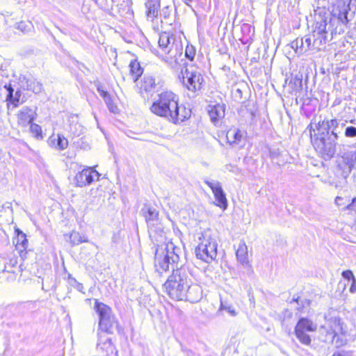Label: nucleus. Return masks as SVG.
I'll use <instances>...</instances> for the list:
<instances>
[{"instance_id":"1","label":"nucleus","mask_w":356,"mask_h":356,"mask_svg":"<svg viewBox=\"0 0 356 356\" xmlns=\"http://www.w3.org/2000/svg\"><path fill=\"white\" fill-rule=\"evenodd\" d=\"M179 97L172 91H163L150 107L155 115L164 118L174 124H180L191 117V111L179 105Z\"/></svg>"},{"instance_id":"2","label":"nucleus","mask_w":356,"mask_h":356,"mask_svg":"<svg viewBox=\"0 0 356 356\" xmlns=\"http://www.w3.org/2000/svg\"><path fill=\"white\" fill-rule=\"evenodd\" d=\"M190 277H192V275L186 266L181 265L179 268L174 269L172 275L163 284L165 292L172 299L184 300V291L190 282Z\"/></svg>"},{"instance_id":"3","label":"nucleus","mask_w":356,"mask_h":356,"mask_svg":"<svg viewBox=\"0 0 356 356\" xmlns=\"http://www.w3.org/2000/svg\"><path fill=\"white\" fill-rule=\"evenodd\" d=\"M180 248L175 246L172 243L165 245V248L156 249L154 257L156 270L162 273L171 268L172 271L178 267Z\"/></svg>"},{"instance_id":"4","label":"nucleus","mask_w":356,"mask_h":356,"mask_svg":"<svg viewBox=\"0 0 356 356\" xmlns=\"http://www.w3.org/2000/svg\"><path fill=\"white\" fill-rule=\"evenodd\" d=\"M312 142L316 152L325 161L332 159L337 152V140L325 134V131H318L317 134L312 135V131H315L312 124L309 125Z\"/></svg>"},{"instance_id":"5","label":"nucleus","mask_w":356,"mask_h":356,"mask_svg":"<svg viewBox=\"0 0 356 356\" xmlns=\"http://www.w3.org/2000/svg\"><path fill=\"white\" fill-rule=\"evenodd\" d=\"M95 309L99 316V327L101 330L108 334H113L115 331L119 333L121 332L110 307L95 300Z\"/></svg>"},{"instance_id":"6","label":"nucleus","mask_w":356,"mask_h":356,"mask_svg":"<svg viewBox=\"0 0 356 356\" xmlns=\"http://www.w3.org/2000/svg\"><path fill=\"white\" fill-rule=\"evenodd\" d=\"M179 78L181 79L183 86L194 93L202 88L204 82V78L200 72L193 69V67H185L184 70H182Z\"/></svg>"},{"instance_id":"7","label":"nucleus","mask_w":356,"mask_h":356,"mask_svg":"<svg viewBox=\"0 0 356 356\" xmlns=\"http://www.w3.org/2000/svg\"><path fill=\"white\" fill-rule=\"evenodd\" d=\"M327 27V17L319 15L316 17L314 30L312 31L313 46L316 51L324 49L328 40V32Z\"/></svg>"},{"instance_id":"8","label":"nucleus","mask_w":356,"mask_h":356,"mask_svg":"<svg viewBox=\"0 0 356 356\" xmlns=\"http://www.w3.org/2000/svg\"><path fill=\"white\" fill-rule=\"evenodd\" d=\"M347 122V120L342 121L337 118L325 119L318 122L316 129L318 131H325V134L338 141L343 136V129Z\"/></svg>"},{"instance_id":"9","label":"nucleus","mask_w":356,"mask_h":356,"mask_svg":"<svg viewBox=\"0 0 356 356\" xmlns=\"http://www.w3.org/2000/svg\"><path fill=\"white\" fill-rule=\"evenodd\" d=\"M340 155L338 168L341 170V176L346 178L353 170H356V149L340 151Z\"/></svg>"},{"instance_id":"10","label":"nucleus","mask_w":356,"mask_h":356,"mask_svg":"<svg viewBox=\"0 0 356 356\" xmlns=\"http://www.w3.org/2000/svg\"><path fill=\"white\" fill-rule=\"evenodd\" d=\"M332 15L343 25L347 26L355 16V12H350V3L343 1L337 2L336 7L332 10Z\"/></svg>"},{"instance_id":"11","label":"nucleus","mask_w":356,"mask_h":356,"mask_svg":"<svg viewBox=\"0 0 356 356\" xmlns=\"http://www.w3.org/2000/svg\"><path fill=\"white\" fill-rule=\"evenodd\" d=\"M159 44L162 50L165 54H170V56H175L172 53L173 48H175L176 51L182 50L180 42L176 41L173 35H170L169 33L166 32L162 33L160 35Z\"/></svg>"},{"instance_id":"12","label":"nucleus","mask_w":356,"mask_h":356,"mask_svg":"<svg viewBox=\"0 0 356 356\" xmlns=\"http://www.w3.org/2000/svg\"><path fill=\"white\" fill-rule=\"evenodd\" d=\"M143 216L145 218L149 232H157L160 230V227H157L159 224V213L153 207L145 205L141 209Z\"/></svg>"},{"instance_id":"13","label":"nucleus","mask_w":356,"mask_h":356,"mask_svg":"<svg viewBox=\"0 0 356 356\" xmlns=\"http://www.w3.org/2000/svg\"><path fill=\"white\" fill-rule=\"evenodd\" d=\"M100 174L92 168H87L77 173L75 176L76 186L83 187L92 184L95 179L98 180Z\"/></svg>"},{"instance_id":"14","label":"nucleus","mask_w":356,"mask_h":356,"mask_svg":"<svg viewBox=\"0 0 356 356\" xmlns=\"http://www.w3.org/2000/svg\"><path fill=\"white\" fill-rule=\"evenodd\" d=\"M204 183L211 189L216 201V205L223 210L227 208V200L226 195L219 181L205 180Z\"/></svg>"},{"instance_id":"15","label":"nucleus","mask_w":356,"mask_h":356,"mask_svg":"<svg viewBox=\"0 0 356 356\" xmlns=\"http://www.w3.org/2000/svg\"><path fill=\"white\" fill-rule=\"evenodd\" d=\"M191 277H190V282L186 285V289H185L184 300L197 302L202 297V289L199 284L193 283Z\"/></svg>"},{"instance_id":"16","label":"nucleus","mask_w":356,"mask_h":356,"mask_svg":"<svg viewBox=\"0 0 356 356\" xmlns=\"http://www.w3.org/2000/svg\"><path fill=\"white\" fill-rule=\"evenodd\" d=\"M200 240H202V241L195 250V255L197 259H200L206 263H210L214 259V246L213 244L211 245V249L209 254H208V248H207V243L204 242V239L200 237Z\"/></svg>"},{"instance_id":"17","label":"nucleus","mask_w":356,"mask_h":356,"mask_svg":"<svg viewBox=\"0 0 356 356\" xmlns=\"http://www.w3.org/2000/svg\"><path fill=\"white\" fill-rule=\"evenodd\" d=\"M16 234L15 238V247L16 249L19 250V256L22 259L26 258L27 254V247H28V240L26 238V235L21 231L19 228H16L15 230Z\"/></svg>"},{"instance_id":"18","label":"nucleus","mask_w":356,"mask_h":356,"mask_svg":"<svg viewBox=\"0 0 356 356\" xmlns=\"http://www.w3.org/2000/svg\"><path fill=\"white\" fill-rule=\"evenodd\" d=\"M36 113L29 107L23 108L17 114V123L25 127L31 124L35 119Z\"/></svg>"},{"instance_id":"19","label":"nucleus","mask_w":356,"mask_h":356,"mask_svg":"<svg viewBox=\"0 0 356 356\" xmlns=\"http://www.w3.org/2000/svg\"><path fill=\"white\" fill-rule=\"evenodd\" d=\"M48 145L56 150H64L68 146V140L61 134H52L47 140Z\"/></svg>"},{"instance_id":"20","label":"nucleus","mask_w":356,"mask_h":356,"mask_svg":"<svg viewBox=\"0 0 356 356\" xmlns=\"http://www.w3.org/2000/svg\"><path fill=\"white\" fill-rule=\"evenodd\" d=\"M20 83L21 88L24 90H31L35 94H38L42 90V84L33 78L24 76L20 79Z\"/></svg>"},{"instance_id":"21","label":"nucleus","mask_w":356,"mask_h":356,"mask_svg":"<svg viewBox=\"0 0 356 356\" xmlns=\"http://www.w3.org/2000/svg\"><path fill=\"white\" fill-rule=\"evenodd\" d=\"M208 113L211 122L216 124L225 116L224 105L217 104L213 106H209Z\"/></svg>"},{"instance_id":"22","label":"nucleus","mask_w":356,"mask_h":356,"mask_svg":"<svg viewBox=\"0 0 356 356\" xmlns=\"http://www.w3.org/2000/svg\"><path fill=\"white\" fill-rule=\"evenodd\" d=\"M343 323L341 322L340 318L334 316L329 319H326V325L334 334L341 333L342 335H346V331L343 327Z\"/></svg>"},{"instance_id":"23","label":"nucleus","mask_w":356,"mask_h":356,"mask_svg":"<svg viewBox=\"0 0 356 356\" xmlns=\"http://www.w3.org/2000/svg\"><path fill=\"white\" fill-rule=\"evenodd\" d=\"M236 255L238 261L240 262L243 266H245L248 264V247L245 242H240L236 250Z\"/></svg>"},{"instance_id":"24","label":"nucleus","mask_w":356,"mask_h":356,"mask_svg":"<svg viewBox=\"0 0 356 356\" xmlns=\"http://www.w3.org/2000/svg\"><path fill=\"white\" fill-rule=\"evenodd\" d=\"M147 16L154 19L158 16L160 8V0H147L145 3Z\"/></svg>"},{"instance_id":"25","label":"nucleus","mask_w":356,"mask_h":356,"mask_svg":"<svg viewBox=\"0 0 356 356\" xmlns=\"http://www.w3.org/2000/svg\"><path fill=\"white\" fill-rule=\"evenodd\" d=\"M5 88L8 91L6 101L8 102V104H13L14 107L18 106V105L19 104L21 91L18 90L14 94V89L12 88L10 85H6Z\"/></svg>"},{"instance_id":"26","label":"nucleus","mask_w":356,"mask_h":356,"mask_svg":"<svg viewBox=\"0 0 356 356\" xmlns=\"http://www.w3.org/2000/svg\"><path fill=\"white\" fill-rule=\"evenodd\" d=\"M296 328L305 332H314L316 330V325L307 318H300L298 321Z\"/></svg>"},{"instance_id":"27","label":"nucleus","mask_w":356,"mask_h":356,"mask_svg":"<svg viewBox=\"0 0 356 356\" xmlns=\"http://www.w3.org/2000/svg\"><path fill=\"white\" fill-rule=\"evenodd\" d=\"M290 45L297 54L302 55L308 51V46L305 44L304 38H296L291 42Z\"/></svg>"},{"instance_id":"28","label":"nucleus","mask_w":356,"mask_h":356,"mask_svg":"<svg viewBox=\"0 0 356 356\" xmlns=\"http://www.w3.org/2000/svg\"><path fill=\"white\" fill-rule=\"evenodd\" d=\"M130 74L132 77L133 81L136 82L139 77L143 74V70L140 67V63L137 60H132L129 64Z\"/></svg>"},{"instance_id":"29","label":"nucleus","mask_w":356,"mask_h":356,"mask_svg":"<svg viewBox=\"0 0 356 356\" xmlns=\"http://www.w3.org/2000/svg\"><path fill=\"white\" fill-rule=\"evenodd\" d=\"M226 138L231 145L238 144L243 138V134L239 129H230L227 131Z\"/></svg>"},{"instance_id":"30","label":"nucleus","mask_w":356,"mask_h":356,"mask_svg":"<svg viewBox=\"0 0 356 356\" xmlns=\"http://www.w3.org/2000/svg\"><path fill=\"white\" fill-rule=\"evenodd\" d=\"M334 332L326 325H321L319 327V339L321 341L330 343L333 340Z\"/></svg>"},{"instance_id":"31","label":"nucleus","mask_w":356,"mask_h":356,"mask_svg":"<svg viewBox=\"0 0 356 356\" xmlns=\"http://www.w3.org/2000/svg\"><path fill=\"white\" fill-rule=\"evenodd\" d=\"M202 238L204 239V242L207 243V248H208V252L210 254V250L211 249V245L213 244L214 246V259L217 255V247L218 244L216 240L212 237L209 231H206L202 234Z\"/></svg>"},{"instance_id":"32","label":"nucleus","mask_w":356,"mask_h":356,"mask_svg":"<svg viewBox=\"0 0 356 356\" xmlns=\"http://www.w3.org/2000/svg\"><path fill=\"white\" fill-rule=\"evenodd\" d=\"M156 87L155 79L152 76H145L142 80L141 89L147 92H152Z\"/></svg>"},{"instance_id":"33","label":"nucleus","mask_w":356,"mask_h":356,"mask_svg":"<svg viewBox=\"0 0 356 356\" xmlns=\"http://www.w3.org/2000/svg\"><path fill=\"white\" fill-rule=\"evenodd\" d=\"M295 334L298 339L304 345L309 346L311 344V338L305 331L295 327Z\"/></svg>"},{"instance_id":"34","label":"nucleus","mask_w":356,"mask_h":356,"mask_svg":"<svg viewBox=\"0 0 356 356\" xmlns=\"http://www.w3.org/2000/svg\"><path fill=\"white\" fill-rule=\"evenodd\" d=\"M99 335V340L97 342V347L101 349H105L106 352H113V344L112 343L111 338H106L105 339V341L103 342L102 340V337L98 334Z\"/></svg>"},{"instance_id":"35","label":"nucleus","mask_w":356,"mask_h":356,"mask_svg":"<svg viewBox=\"0 0 356 356\" xmlns=\"http://www.w3.org/2000/svg\"><path fill=\"white\" fill-rule=\"evenodd\" d=\"M330 343L334 345L337 348L343 346L346 343L345 335H342L341 333L334 334L333 340Z\"/></svg>"},{"instance_id":"36","label":"nucleus","mask_w":356,"mask_h":356,"mask_svg":"<svg viewBox=\"0 0 356 356\" xmlns=\"http://www.w3.org/2000/svg\"><path fill=\"white\" fill-rule=\"evenodd\" d=\"M269 156L275 163L277 165L280 164V158L281 156V151L279 148L275 147H270L268 148Z\"/></svg>"},{"instance_id":"37","label":"nucleus","mask_w":356,"mask_h":356,"mask_svg":"<svg viewBox=\"0 0 356 356\" xmlns=\"http://www.w3.org/2000/svg\"><path fill=\"white\" fill-rule=\"evenodd\" d=\"M343 135L346 138H356V127L354 126H347L346 124L344 127Z\"/></svg>"},{"instance_id":"38","label":"nucleus","mask_w":356,"mask_h":356,"mask_svg":"<svg viewBox=\"0 0 356 356\" xmlns=\"http://www.w3.org/2000/svg\"><path fill=\"white\" fill-rule=\"evenodd\" d=\"M70 243L72 245H79L83 242H86V240L82 238L79 232H74L70 236Z\"/></svg>"},{"instance_id":"39","label":"nucleus","mask_w":356,"mask_h":356,"mask_svg":"<svg viewBox=\"0 0 356 356\" xmlns=\"http://www.w3.org/2000/svg\"><path fill=\"white\" fill-rule=\"evenodd\" d=\"M220 309L226 311L232 316H235L237 314V312L232 305L227 302H223L222 301H221Z\"/></svg>"},{"instance_id":"40","label":"nucleus","mask_w":356,"mask_h":356,"mask_svg":"<svg viewBox=\"0 0 356 356\" xmlns=\"http://www.w3.org/2000/svg\"><path fill=\"white\" fill-rule=\"evenodd\" d=\"M30 130L37 138H42V128L40 125L32 122L30 124Z\"/></svg>"},{"instance_id":"41","label":"nucleus","mask_w":356,"mask_h":356,"mask_svg":"<svg viewBox=\"0 0 356 356\" xmlns=\"http://www.w3.org/2000/svg\"><path fill=\"white\" fill-rule=\"evenodd\" d=\"M196 54L195 49L192 45H187L185 49V56L190 60H193Z\"/></svg>"},{"instance_id":"42","label":"nucleus","mask_w":356,"mask_h":356,"mask_svg":"<svg viewBox=\"0 0 356 356\" xmlns=\"http://www.w3.org/2000/svg\"><path fill=\"white\" fill-rule=\"evenodd\" d=\"M291 83H293L294 84V88L296 90H302V75L300 76H298L296 75L291 81Z\"/></svg>"},{"instance_id":"43","label":"nucleus","mask_w":356,"mask_h":356,"mask_svg":"<svg viewBox=\"0 0 356 356\" xmlns=\"http://www.w3.org/2000/svg\"><path fill=\"white\" fill-rule=\"evenodd\" d=\"M346 209L356 218V197L353 199L351 203L349 204Z\"/></svg>"},{"instance_id":"44","label":"nucleus","mask_w":356,"mask_h":356,"mask_svg":"<svg viewBox=\"0 0 356 356\" xmlns=\"http://www.w3.org/2000/svg\"><path fill=\"white\" fill-rule=\"evenodd\" d=\"M105 103H106L108 110L111 113H116L118 112L119 109H118V106L115 104H113L111 96L108 97V101L105 102Z\"/></svg>"},{"instance_id":"45","label":"nucleus","mask_w":356,"mask_h":356,"mask_svg":"<svg viewBox=\"0 0 356 356\" xmlns=\"http://www.w3.org/2000/svg\"><path fill=\"white\" fill-rule=\"evenodd\" d=\"M342 277L347 280L348 282L352 281L353 279H355L353 272L350 270H343L341 273Z\"/></svg>"},{"instance_id":"46","label":"nucleus","mask_w":356,"mask_h":356,"mask_svg":"<svg viewBox=\"0 0 356 356\" xmlns=\"http://www.w3.org/2000/svg\"><path fill=\"white\" fill-rule=\"evenodd\" d=\"M304 42L306 46H308V51L309 50H316L314 47L313 46V39L310 36H305L304 38Z\"/></svg>"},{"instance_id":"47","label":"nucleus","mask_w":356,"mask_h":356,"mask_svg":"<svg viewBox=\"0 0 356 356\" xmlns=\"http://www.w3.org/2000/svg\"><path fill=\"white\" fill-rule=\"evenodd\" d=\"M97 91L99 95L104 99V102L108 101V97L111 96L107 91L102 89V87H97Z\"/></svg>"},{"instance_id":"48","label":"nucleus","mask_w":356,"mask_h":356,"mask_svg":"<svg viewBox=\"0 0 356 356\" xmlns=\"http://www.w3.org/2000/svg\"><path fill=\"white\" fill-rule=\"evenodd\" d=\"M15 27L17 29H19L22 32H26L28 31V25L24 22H20L16 23L15 25Z\"/></svg>"},{"instance_id":"49","label":"nucleus","mask_w":356,"mask_h":356,"mask_svg":"<svg viewBox=\"0 0 356 356\" xmlns=\"http://www.w3.org/2000/svg\"><path fill=\"white\" fill-rule=\"evenodd\" d=\"M171 13V10L169 6L164 7L161 11V15L163 17V18L167 19L170 17Z\"/></svg>"},{"instance_id":"50","label":"nucleus","mask_w":356,"mask_h":356,"mask_svg":"<svg viewBox=\"0 0 356 356\" xmlns=\"http://www.w3.org/2000/svg\"><path fill=\"white\" fill-rule=\"evenodd\" d=\"M351 282L350 292L352 293H356V278L353 279Z\"/></svg>"},{"instance_id":"51","label":"nucleus","mask_w":356,"mask_h":356,"mask_svg":"<svg viewBox=\"0 0 356 356\" xmlns=\"http://www.w3.org/2000/svg\"><path fill=\"white\" fill-rule=\"evenodd\" d=\"M332 356H353V355L350 353L342 351V352L334 353L332 355Z\"/></svg>"},{"instance_id":"52","label":"nucleus","mask_w":356,"mask_h":356,"mask_svg":"<svg viewBox=\"0 0 356 356\" xmlns=\"http://www.w3.org/2000/svg\"><path fill=\"white\" fill-rule=\"evenodd\" d=\"M83 288L82 284H79L77 286V289L81 291Z\"/></svg>"},{"instance_id":"53","label":"nucleus","mask_w":356,"mask_h":356,"mask_svg":"<svg viewBox=\"0 0 356 356\" xmlns=\"http://www.w3.org/2000/svg\"><path fill=\"white\" fill-rule=\"evenodd\" d=\"M298 300H299V298H293L291 300V302H297L298 303Z\"/></svg>"},{"instance_id":"54","label":"nucleus","mask_w":356,"mask_h":356,"mask_svg":"<svg viewBox=\"0 0 356 356\" xmlns=\"http://www.w3.org/2000/svg\"><path fill=\"white\" fill-rule=\"evenodd\" d=\"M324 15H326V13H324ZM319 15L322 16L321 14H319L318 15H315V17H316L318 18ZM323 16H325V17H327L325 15H323Z\"/></svg>"},{"instance_id":"55","label":"nucleus","mask_w":356,"mask_h":356,"mask_svg":"<svg viewBox=\"0 0 356 356\" xmlns=\"http://www.w3.org/2000/svg\"><path fill=\"white\" fill-rule=\"evenodd\" d=\"M3 209V205L0 204V211Z\"/></svg>"},{"instance_id":"56","label":"nucleus","mask_w":356,"mask_h":356,"mask_svg":"<svg viewBox=\"0 0 356 356\" xmlns=\"http://www.w3.org/2000/svg\"><path fill=\"white\" fill-rule=\"evenodd\" d=\"M341 200V197H337L336 198V202H338V200Z\"/></svg>"},{"instance_id":"57","label":"nucleus","mask_w":356,"mask_h":356,"mask_svg":"<svg viewBox=\"0 0 356 356\" xmlns=\"http://www.w3.org/2000/svg\"><path fill=\"white\" fill-rule=\"evenodd\" d=\"M355 121V120H351L350 122L353 123Z\"/></svg>"}]
</instances>
